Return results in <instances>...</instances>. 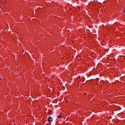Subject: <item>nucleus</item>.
<instances>
[{
    "label": "nucleus",
    "instance_id": "f257e3e1",
    "mask_svg": "<svg viewBox=\"0 0 125 125\" xmlns=\"http://www.w3.org/2000/svg\"><path fill=\"white\" fill-rule=\"evenodd\" d=\"M48 121L49 122V123H51V122H52V117L50 116L49 117L48 119Z\"/></svg>",
    "mask_w": 125,
    "mask_h": 125
},
{
    "label": "nucleus",
    "instance_id": "f03ea898",
    "mask_svg": "<svg viewBox=\"0 0 125 125\" xmlns=\"http://www.w3.org/2000/svg\"><path fill=\"white\" fill-rule=\"evenodd\" d=\"M61 118H62V115H60L57 116V118L58 119H61Z\"/></svg>",
    "mask_w": 125,
    "mask_h": 125
},
{
    "label": "nucleus",
    "instance_id": "7ed1b4c3",
    "mask_svg": "<svg viewBox=\"0 0 125 125\" xmlns=\"http://www.w3.org/2000/svg\"><path fill=\"white\" fill-rule=\"evenodd\" d=\"M123 13H125V8L124 9V10L123 11Z\"/></svg>",
    "mask_w": 125,
    "mask_h": 125
},
{
    "label": "nucleus",
    "instance_id": "20e7f679",
    "mask_svg": "<svg viewBox=\"0 0 125 125\" xmlns=\"http://www.w3.org/2000/svg\"><path fill=\"white\" fill-rule=\"evenodd\" d=\"M0 80H1V78H0Z\"/></svg>",
    "mask_w": 125,
    "mask_h": 125
}]
</instances>
